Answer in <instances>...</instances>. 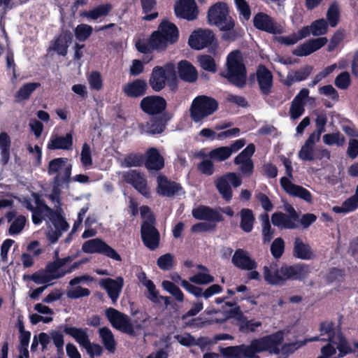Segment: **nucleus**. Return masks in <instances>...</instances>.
Masks as SVG:
<instances>
[{
	"mask_svg": "<svg viewBox=\"0 0 358 358\" xmlns=\"http://www.w3.org/2000/svg\"><path fill=\"white\" fill-rule=\"evenodd\" d=\"M260 220L262 225V236L264 243H269L274 234V229L271 228L269 216L265 213L260 216Z\"/></svg>",
	"mask_w": 358,
	"mask_h": 358,
	"instance_id": "nucleus-43",
	"label": "nucleus"
},
{
	"mask_svg": "<svg viewBox=\"0 0 358 358\" xmlns=\"http://www.w3.org/2000/svg\"><path fill=\"white\" fill-rule=\"evenodd\" d=\"M219 29L224 31L222 36V38L224 41H235L244 35V31L241 27H235L234 19H229L227 23Z\"/></svg>",
	"mask_w": 358,
	"mask_h": 358,
	"instance_id": "nucleus-33",
	"label": "nucleus"
},
{
	"mask_svg": "<svg viewBox=\"0 0 358 358\" xmlns=\"http://www.w3.org/2000/svg\"><path fill=\"white\" fill-rule=\"evenodd\" d=\"M255 152V146L253 143H250L235 158L234 162L236 165H239L243 162L251 160V157Z\"/></svg>",
	"mask_w": 358,
	"mask_h": 358,
	"instance_id": "nucleus-48",
	"label": "nucleus"
},
{
	"mask_svg": "<svg viewBox=\"0 0 358 358\" xmlns=\"http://www.w3.org/2000/svg\"><path fill=\"white\" fill-rule=\"evenodd\" d=\"M284 340V332L278 331L270 335L264 336L251 341L257 353L268 351L270 354L278 355L280 353L279 345Z\"/></svg>",
	"mask_w": 358,
	"mask_h": 358,
	"instance_id": "nucleus-5",
	"label": "nucleus"
},
{
	"mask_svg": "<svg viewBox=\"0 0 358 358\" xmlns=\"http://www.w3.org/2000/svg\"><path fill=\"white\" fill-rule=\"evenodd\" d=\"M47 209L50 212L48 219L52 223L55 228L57 230H61L62 232L67 231L69 225L61 213L50 207H47Z\"/></svg>",
	"mask_w": 358,
	"mask_h": 358,
	"instance_id": "nucleus-39",
	"label": "nucleus"
},
{
	"mask_svg": "<svg viewBox=\"0 0 358 358\" xmlns=\"http://www.w3.org/2000/svg\"><path fill=\"white\" fill-rule=\"evenodd\" d=\"M229 19L233 17L229 15V7L225 2L218 1L208 8L207 20L210 25L220 29L227 23Z\"/></svg>",
	"mask_w": 358,
	"mask_h": 358,
	"instance_id": "nucleus-10",
	"label": "nucleus"
},
{
	"mask_svg": "<svg viewBox=\"0 0 358 358\" xmlns=\"http://www.w3.org/2000/svg\"><path fill=\"white\" fill-rule=\"evenodd\" d=\"M73 136L71 133H67L64 136H56L51 138L48 143L49 150H71L73 148Z\"/></svg>",
	"mask_w": 358,
	"mask_h": 358,
	"instance_id": "nucleus-34",
	"label": "nucleus"
},
{
	"mask_svg": "<svg viewBox=\"0 0 358 358\" xmlns=\"http://www.w3.org/2000/svg\"><path fill=\"white\" fill-rule=\"evenodd\" d=\"M87 80L91 90L99 91L103 88V79L100 72L92 71L87 77Z\"/></svg>",
	"mask_w": 358,
	"mask_h": 358,
	"instance_id": "nucleus-55",
	"label": "nucleus"
},
{
	"mask_svg": "<svg viewBox=\"0 0 358 358\" xmlns=\"http://www.w3.org/2000/svg\"><path fill=\"white\" fill-rule=\"evenodd\" d=\"M144 165L147 169L154 171H159L164 167V159L156 148L147 150Z\"/></svg>",
	"mask_w": 358,
	"mask_h": 358,
	"instance_id": "nucleus-28",
	"label": "nucleus"
},
{
	"mask_svg": "<svg viewBox=\"0 0 358 358\" xmlns=\"http://www.w3.org/2000/svg\"><path fill=\"white\" fill-rule=\"evenodd\" d=\"M144 164V157L141 154L131 153L127 155L124 159V165L125 167H139Z\"/></svg>",
	"mask_w": 358,
	"mask_h": 358,
	"instance_id": "nucleus-53",
	"label": "nucleus"
},
{
	"mask_svg": "<svg viewBox=\"0 0 358 358\" xmlns=\"http://www.w3.org/2000/svg\"><path fill=\"white\" fill-rule=\"evenodd\" d=\"M82 250L87 254H101L113 260L122 261L118 252L102 239L96 238L85 241L82 245Z\"/></svg>",
	"mask_w": 358,
	"mask_h": 358,
	"instance_id": "nucleus-6",
	"label": "nucleus"
},
{
	"mask_svg": "<svg viewBox=\"0 0 358 358\" xmlns=\"http://www.w3.org/2000/svg\"><path fill=\"white\" fill-rule=\"evenodd\" d=\"M80 162L85 167L90 166L92 164L91 148L87 143H84L82 146Z\"/></svg>",
	"mask_w": 358,
	"mask_h": 358,
	"instance_id": "nucleus-63",
	"label": "nucleus"
},
{
	"mask_svg": "<svg viewBox=\"0 0 358 358\" xmlns=\"http://www.w3.org/2000/svg\"><path fill=\"white\" fill-rule=\"evenodd\" d=\"M147 89V82L143 79L138 78L125 84L122 91L127 97L138 98L145 94Z\"/></svg>",
	"mask_w": 358,
	"mask_h": 358,
	"instance_id": "nucleus-27",
	"label": "nucleus"
},
{
	"mask_svg": "<svg viewBox=\"0 0 358 358\" xmlns=\"http://www.w3.org/2000/svg\"><path fill=\"white\" fill-rule=\"evenodd\" d=\"M242 180L236 173L229 172L217 178L215 181V185L218 192L226 201H230L233 196V192L230 184L238 187L241 185Z\"/></svg>",
	"mask_w": 358,
	"mask_h": 358,
	"instance_id": "nucleus-9",
	"label": "nucleus"
},
{
	"mask_svg": "<svg viewBox=\"0 0 358 358\" xmlns=\"http://www.w3.org/2000/svg\"><path fill=\"white\" fill-rule=\"evenodd\" d=\"M232 264L241 270H253L257 267V263L252 259L248 252L243 249H237L231 258Z\"/></svg>",
	"mask_w": 358,
	"mask_h": 358,
	"instance_id": "nucleus-25",
	"label": "nucleus"
},
{
	"mask_svg": "<svg viewBox=\"0 0 358 358\" xmlns=\"http://www.w3.org/2000/svg\"><path fill=\"white\" fill-rule=\"evenodd\" d=\"M261 326V322L255 321L253 320H248L247 317L245 316L244 321H240L239 329L243 332H254Z\"/></svg>",
	"mask_w": 358,
	"mask_h": 358,
	"instance_id": "nucleus-62",
	"label": "nucleus"
},
{
	"mask_svg": "<svg viewBox=\"0 0 358 358\" xmlns=\"http://www.w3.org/2000/svg\"><path fill=\"white\" fill-rule=\"evenodd\" d=\"M358 208V197L355 194L344 201L341 206H334L332 210L336 213L352 212Z\"/></svg>",
	"mask_w": 358,
	"mask_h": 358,
	"instance_id": "nucleus-41",
	"label": "nucleus"
},
{
	"mask_svg": "<svg viewBox=\"0 0 358 358\" xmlns=\"http://www.w3.org/2000/svg\"><path fill=\"white\" fill-rule=\"evenodd\" d=\"M310 26L311 34L315 36L324 35L328 31V22L324 18L313 21Z\"/></svg>",
	"mask_w": 358,
	"mask_h": 358,
	"instance_id": "nucleus-51",
	"label": "nucleus"
},
{
	"mask_svg": "<svg viewBox=\"0 0 358 358\" xmlns=\"http://www.w3.org/2000/svg\"><path fill=\"white\" fill-rule=\"evenodd\" d=\"M167 106L166 99L160 96L150 95L142 99L140 108L143 112L149 115H161L165 111Z\"/></svg>",
	"mask_w": 358,
	"mask_h": 358,
	"instance_id": "nucleus-13",
	"label": "nucleus"
},
{
	"mask_svg": "<svg viewBox=\"0 0 358 358\" xmlns=\"http://www.w3.org/2000/svg\"><path fill=\"white\" fill-rule=\"evenodd\" d=\"M172 118L169 113H164L161 115L153 116L145 124L140 123L138 129L141 134L155 136L162 134L166 129L169 121Z\"/></svg>",
	"mask_w": 358,
	"mask_h": 358,
	"instance_id": "nucleus-12",
	"label": "nucleus"
},
{
	"mask_svg": "<svg viewBox=\"0 0 358 358\" xmlns=\"http://www.w3.org/2000/svg\"><path fill=\"white\" fill-rule=\"evenodd\" d=\"M63 331L75 339V341L82 348H85L89 344L90 338L87 331V329L78 328L69 325H64Z\"/></svg>",
	"mask_w": 358,
	"mask_h": 358,
	"instance_id": "nucleus-32",
	"label": "nucleus"
},
{
	"mask_svg": "<svg viewBox=\"0 0 358 358\" xmlns=\"http://www.w3.org/2000/svg\"><path fill=\"white\" fill-rule=\"evenodd\" d=\"M323 141L328 145H336L342 146L345 143V138L339 131L327 134L323 136Z\"/></svg>",
	"mask_w": 358,
	"mask_h": 358,
	"instance_id": "nucleus-52",
	"label": "nucleus"
},
{
	"mask_svg": "<svg viewBox=\"0 0 358 358\" xmlns=\"http://www.w3.org/2000/svg\"><path fill=\"white\" fill-rule=\"evenodd\" d=\"M141 4L142 7L143 13L145 15V16L143 17V19L145 21H152L155 19H156L159 13L158 12L155 11L151 13H149L151 12L157 5V1L156 0H140Z\"/></svg>",
	"mask_w": 358,
	"mask_h": 358,
	"instance_id": "nucleus-42",
	"label": "nucleus"
},
{
	"mask_svg": "<svg viewBox=\"0 0 358 358\" xmlns=\"http://www.w3.org/2000/svg\"><path fill=\"white\" fill-rule=\"evenodd\" d=\"M189 281L196 285H208L215 281V278L205 273L199 272L189 278Z\"/></svg>",
	"mask_w": 358,
	"mask_h": 358,
	"instance_id": "nucleus-61",
	"label": "nucleus"
},
{
	"mask_svg": "<svg viewBox=\"0 0 358 358\" xmlns=\"http://www.w3.org/2000/svg\"><path fill=\"white\" fill-rule=\"evenodd\" d=\"M93 28L87 24H78L75 30V36L80 42L85 41L92 34Z\"/></svg>",
	"mask_w": 358,
	"mask_h": 358,
	"instance_id": "nucleus-47",
	"label": "nucleus"
},
{
	"mask_svg": "<svg viewBox=\"0 0 358 358\" xmlns=\"http://www.w3.org/2000/svg\"><path fill=\"white\" fill-rule=\"evenodd\" d=\"M99 336L105 348L110 352L115 350V341L114 336L108 327H104L99 329Z\"/></svg>",
	"mask_w": 358,
	"mask_h": 358,
	"instance_id": "nucleus-40",
	"label": "nucleus"
},
{
	"mask_svg": "<svg viewBox=\"0 0 358 358\" xmlns=\"http://www.w3.org/2000/svg\"><path fill=\"white\" fill-rule=\"evenodd\" d=\"M222 352L228 358H259L256 355L257 352L251 342L248 345L242 344L227 347Z\"/></svg>",
	"mask_w": 358,
	"mask_h": 358,
	"instance_id": "nucleus-18",
	"label": "nucleus"
},
{
	"mask_svg": "<svg viewBox=\"0 0 358 358\" xmlns=\"http://www.w3.org/2000/svg\"><path fill=\"white\" fill-rule=\"evenodd\" d=\"M68 162V159L66 157H58L55 158L50 161L48 167V173L49 175L58 173L64 166H65L63 176H60L59 174L54 178L55 186L59 187L64 183H69L71 180L72 165L68 164L66 166Z\"/></svg>",
	"mask_w": 358,
	"mask_h": 358,
	"instance_id": "nucleus-11",
	"label": "nucleus"
},
{
	"mask_svg": "<svg viewBox=\"0 0 358 358\" xmlns=\"http://www.w3.org/2000/svg\"><path fill=\"white\" fill-rule=\"evenodd\" d=\"M218 106V101L211 96H197L193 99L189 108L190 117L193 122H200L217 111Z\"/></svg>",
	"mask_w": 358,
	"mask_h": 358,
	"instance_id": "nucleus-4",
	"label": "nucleus"
},
{
	"mask_svg": "<svg viewBox=\"0 0 358 358\" xmlns=\"http://www.w3.org/2000/svg\"><path fill=\"white\" fill-rule=\"evenodd\" d=\"M199 13L195 0H179L174 5V13L178 18L193 21L198 17Z\"/></svg>",
	"mask_w": 358,
	"mask_h": 358,
	"instance_id": "nucleus-15",
	"label": "nucleus"
},
{
	"mask_svg": "<svg viewBox=\"0 0 358 358\" xmlns=\"http://www.w3.org/2000/svg\"><path fill=\"white\" fill-rule=\"evenodd\" d=\"M241 229L246 233H250L253 229L255 218L253 212L249 208H243L240 211Z\"/></svg>",
	"mask_w": 358,
	"mask_h": 358,
	"instance_id": "nucleus-37",
	"label": "nucleus"
},
{
	"mask_svg": "<svg viewBox=\"0 0 358 358\" xmlns=\"http://www.w3.org/2000/svg\"><path fill=\"white\" fill-rule=\"evenodd\" d=\"M160 31L169 44H173L178 41L179 31L177 26L168 20H163L159 25Z\"/></svg>",
	"mask_w": 358,
	"mask_h": 358,
	"instance_id": "nucleus-31",
	"label": "nucleus"
},
{
	"mask_svg": "<svg viewBox=\"0 0 358 358\" xmlns=\"http://www.w3.org/2000/svg\"><path fill=\"white\" fill-rule=\"evenodd\" d=\"M271 253L275 259H279L282 257L285 251L284 240L279 237L276 238L271 245Z\"/></svg>",
	"mask_w": 358,
	"mask_h": 358,
	"instance_id": "nucleus-59",
	"label": "nucleus"
},
{
	"mask_svg": "<svg viewBox=\"0 0 358 358\" xmlns=\"http://www.w3.org/2000/svg\"><path fill=\"white\" fill-rule=\"evenodd\" d=\"M57 277L52 276V278H49L45 270H39L31 275H24V279L31 280L36 284L48 283L51 280H56Z\"/></svg>",
	"mask_w": 358,
	"mask_h": 358,
	"instance_id": "nucleus-46",
	"label": "nucleus"
},
{
	"mask_svg": "<svg viewBox=\"0 0 358 358\" xmlns=\"http://www.w3.org/2000/svg\"><path fill=\"white\" fill-rule=\"evenodd\" d=\"M41 86L39 83H27L24 84L17 91L15 98L17 102H20L29 99L31 94Z\"/></svg>",
	"mask_w": 358,
	"mask_h": 358,
	"instance_id": "nucleus-38",
	"label": "nucleus"
},
{
	"mask_svg": "<svg viewBox=\"0 0 358 358\" xmlns=\"http://www.w3.org/2000/svg\"><path fill=\"white\" fill-rule=\"evenodd\" d=\"M174 256L171 253H166L158 257L157 264L163 271H170L174 266Z\"/></svg>",
	"mask_w": 358,
	"mask_h": 358,
	"instance_id": "nucleus-50",
	"label": "nucleus"
},
{
	"mask_svg": "<svg viewBox=\"0 0 358 358\" xmlns=\"http://www.w3.org/2000/svg\"><path fill=\"white\" fill-rule=\"evenodd\" d=\"M215 39L210 29H198L192 32L188 39L189 45L194 50H202L212 44Z\"/></svg>",
	"mask_w": 358,
	"mask_h": 358,
	"instance_id": "nucleus-17",
	"label": "nucleus"
},
{
	"mask_svg": "<svg viewBox=\"0 0 358 358\" xmlns=\"http://www.w3.org/2000/svg\"><path fill=\"white\" fill-rule=\"evenodd\" d=\"M157 192L162 196H173L182 189L180 184L171 181L164 175H159L157 178Z\"/></svg>",
	"mask_w": 358,
	"mask_h": 358,
	"instance_id": "nucleus-24",
	"label": "nucleus"
},
{
	"mask_svg": "<svg viewBox=\"0 0 358 358\" xmlns=\"http://www.w3.org/2000/svg\"><path fill=\"white\" fill-rule=\"evenodd\" d=\"M178 73L181 80L188 83H193L198 78L196 68L187 60H182L178 62Z\"/></svg>",
	"mask_w": 358,
	"mask_h": 358,
	"instance_id": "nucleus-30",
	"label": "nucleus"
},
{
	"mask_svg": "<svg viewBox=\"0 0 358 358\" xmlns=\"http://www.w3.org/2000/svg\"><path fill=\"white\" fill-rule=\"evenodd\" d=\"M310 266L305 263H298L294 265L283 264L279 269L273 270L272 266L263 267L264 279L270 285H285L287 280L303 281L310 273Z\"/></svg>",
	"mask_w": 358,
	"mask_h": 358,
	"instance_id": "nucleus-1",
	"label": "nucleus"
},
{
	"mask_svg": "<svg viewBox=\"0 0 358 358\" xmlns=\"http://www.w3.org/2000/svg\"><path fill=\"white\" fill-rule=\"evenodd\" d=\"M298 155L303 161H313L315 159V146L304 143L299 151Z\"/></svg>",
	"mask_w": 358,
	"mask_h": 358,
	"instance_id": "nucleus-60",
	"label": "nucleus"
},
{
	"mask_svg": "<svg viewBox=\"0 0 358 358\" xmlns=\"http://www.w3.org/2000/svg\"><path fill=\"white\" fill-rule=\"evenodd\" d=\"M236 8L239 13L241 20L248 21L251 17V8L245 0H234Z\"/></svg>",
	"mask_w": 358,
	"mask_h": 358,
	"instance_id": "nucleus-49",
	"label": "nucleus"
},
{
	"mask_svg": "<svg viewBox=\"0 0 358 358\" xmlns=\"http://www.w3.org/2000/svg\"><path fill=\"white\" fill-rule=\"evenodd\" d=\"M201 67L207 71L215 73L217 66L215 59L208 55H201L198 58Z\"/></svg>",
	"mask_w": 358,
	"mask_h": 358,
	"instance_id": "nucleus-54",
	"label": "nucleus"
},
{
	"mask_svg": "<svg viewBox=\"0 0 358 358\" xmlns=\"http://www.w3.org/2000/svg\"><path fill=\"white\" fill-rule=\"evenodd\" d=\"M351 80L348 72L341 73L335 79V85L341 90H346L350 85Z\"/></svg>",
	"mask_w": 358,
	"mask_h": 358,
	"instance_id": "nucleus-64",
	"label": "nucleus"
},
{
	"mask_svg": "<svg viewBox=\"0 0 358 358\" xmlns=\"http://www.w3.org/2000/svg\"><path fill=\"white\" fill-rule=\"evenodd\" d=\"M192 214L195 219L199 220H207L214 222L223 221L222 215L217 210L207 206H199L194 208Z\"/></svg>",
	"mask_w": 358,
	"mask_h": 358,
	"instance_id": "nucleus-26",
	"label": "nucleus"
},
{
	"mask_svg": "<svg viewBox=\"0 0 358 358\" xmlns=\"http://www.w3.org/2000/svg\"><path fill=\"white\" fill-rule=\"evenodd\" d=\"M280 183L283 190L290 196L300 198L307 202L312 201L310 192L302 186L292 183L289 178L282 177Z\"/></svg>",
	"mask_w": 358,
	"mask_h": 358,
	"instance_id": "nucleus-19",
	"label": "nucleus"
},
{
	"mask_svg": "<svg viewBox=\"0 0 358 358\" xmlns=\"http://www.w3.org/2000/svg\"><path fill=\"white\" fill-rule=\"evenodd\" d=\"M105 315L113 328L131 336H136L133 324L127 315L111 307L106 310Z\"/></svg>",
	"mask_w": 358,
	"mask_h": 358,
	"instance_id": "nucleus-7",
	"label": "nucleus"
},
{
	"mask_svg": "<svg viewBox=\"0 0 358 358\" xmlns=\"http://www.w3.org/2000/svg\"><path fill=\"white\" fill-rule=\"evenodd\" d=\"M155 218L150 215L147 220L143 221L141 227V239L148 249L156 250L159 245L160 234L155 226Z\"/></svg>",
	"mask_w": 358,
	"mask_h": 358,
	"instance_id": "nucleus-8",
	"label": "nucleus"
},
{
	"mask_svg": "<svg viewBox=\"0 0 358 358\" xmlns=\"http://www.w3.org/2000/svg\"><path fill=\"white\" fill-rule=\"evenodd\" d=\"M345 275V274L344 269L332 267L329 269L326 275V280L329 283H332L334 282H341L344 280Z\"/></svg>",
	"mask_w": 358,
	"mask_h": 358,
	"instance_id": "nucleus-57",
	"label": "nucleus"
},
{
	"mask_svg": "<svg viewBox=\"0 0 358 358\" xmlns=\"http://www.w3.org/2000/svg\"><path fill=\"white\" fill-rule=\"evenodd\" d=\"M292 255L295 258L302 260H310L315 257L310 245L299 237L294 238Z\"/></svg>",
	"mask_w": 358,
	"mask_h": 358,
	"instance_id": "nucleus-29",
	"label": "nucleus"
},
{
	"mask_svg": "<svg viewBox=\"0 0 358 358\" xmlns=\"http://www.w3.org/2000/svg\"><path fill=\"white\" fill-rule=\"evenodd\" d=\"M231 155V150L228 146H222L212 150L209 154V157L217 162H222L229 159Z\"/></svg>",
	"mask_w": 358,
	"mask_h": 358,
	"instance_id": "nucleus-45",
	"label": "nucleus"
},
{
	"mask_svg": "<svg viewBox=\"0 0 358 358\" xmlns=\"http://www.w3.org/2000/svg\"><path fill=\"white\" fill-rule=\"evenodd\" d=\"M280 183L283 190L290 196L300 198L307 202L312 201L310 192L302 186L292 183L289 178L282 177Z\"/></svg>",
	"mask_w": 358,
	"mask_h": 358,
	"instance_id": "nucleus-20",
	"label": "nucleus"
},
{
	"mask_svg": "<svg viewBox=\"0 0 358 358\" xmlns=\"http://www.w3.org/2000/svg\"><path fill=\"white\" fill-rule=\"evenodd\" d=\"M123 180L131 185L136 191L143 196L149 198L150 196V189L144 176L136 169H130L122 174Z\"/></svg>",
	"mask_w": 358,
	"mask_h": 358,
	"instance_id": "nucleus-14",
	"label": "nucleus"
},
{
	"mask_svg": "<svg viewBox=\"0 0 358 358\" xmlns=\"http://www.w3.org/2000/svg\"><path fill=\"white\" fill-rule=\"evenodd\" d=\"M112 10L113 5L110 3H106L98 5L90 10L83 11L80 13V16L92 20H96L100 17L108 15Z\"/></svg>",
	"mask_w": 358,
	"mask_h": 358,
	"instance_id": "nucleus-36",
	"label": "nucleus"
},
{
	"mask_svg": "<svg viewBox=\"0 0 358 358\" xmlns=\"http://www.w3.org/2000/svg\"><path fill=\"white\" fill-rule=\"evenodd\" d=\"M72 34L70 31H63L55 41L53 50L62 56H66L68 52L69 43L72 41Z\"/></svg>",
	"mask_w": 358,
	"mask_h": 358,
	"instance_id": "nucleus-35",
	"label": "nucleus"
},
{
	"mask_svg": "<svg viewBox=\"0 0 358 358\" xmlns=\"http://www.w3.org/2000/svg\"><path fill=\"white\" fill-rule=\"evenodd\" d=\"M253 26L255 29L271 34H281L282 29L275 20L268 14L259 12L253 17Z\"/></svg>",
	"mask_w": 358,
	"mask_h": 358,
	"instance_id": "nucleus-16",
	"label": "nucleus"
},
{
	"mask_svg": "<svg viewBox=\"0 0 358 358\" xmlns=\"http://www.w3.org/2000/svg\"><path fill=\"white\" fill-rule=\"evenodd\" d=\"M166 83L172 91L177 90V73L175 66L172 63H167L163 66H155L149 78V85L156 92L162 91Z\"/></svg>",
	"mask_w": 358,
	"mask_h": 358,
	"instance_id": "nucleus-2",
	"label": "nucleus"
},
{
	"mask_svg": "<svg viewBox=\"0 0 358 358\" xmlns=\"http://www.w3.org/2000/svg\"><path fill=\"white\" fill-rule=\"evenodd\" d=\"M339 15L340 12L338 5L336 3H331L327 13V18L331 27H335L338 24Z\"/></svg>",
	"mask_w": 358,
	"mask_h": 358,
	"instance_id": "nucleus-56",
	"label": "nucleus"
},
{
	"mask_svg": "<svg viewBox=\"0 0 358 358\" xmlns=\"http://www.w3.org/2000/svg\"><path fill=\"white\" fill-rule=\"evenodd\" d=\"M257 80L259 90L263 95L271 93L273 87V74L264 65L260 64L256 71Z\"/></svg>",
	"mask_w": 358,
	"mask_h": 358,
	"instance_id": "nucleus-22",
	"label": "nucleus"
},
{
	"mask_svg": "<svg viewBox=\"0 0 358 358\" xmlns=\"http://www.w3.org/2000/svg\"><path fill=\"white\" fill-rule=\"evenodd\" d=\"M299 219L298 213L294 209H292L291 215H287L282 212H275L271 216V222L274 226L280 229H294L298 227L295 222Z\"/></svg>",
	"mask_w": 358,
	"mask_h": 358,
	"instance_id": "nucleus-21",
	"label": "nucleus"
},
{
	"mask_svg": "<svg viewBox=\"0 0 358 358\" xmlns=\"http://www.w3.org/2000/svg\"><path fill=\"white\" fill-rule=\"evenodd\" d=\"M239 50L231 52L227 58V71L220 73L231 84L242 88L247 83L246 67L241 60Z\"/></svg>",
	"mask_w": 358,
	"mask_h": 358,
	"instance_id": "nucleus-3",
	"label": "nucleus"
},
{
	"mask_svg": "<svg viewBox=\"0 0 358 358\" xmlns=\"http://www.w3.org/2000/svg\"><path fill=\"white\" fill-rule=\"evenodd\" d=\"M27 219L24 215L17 216L15 220L11 223L9 229L8 234L11 236L19 234L24 228Z\"/></svg>",
	"mask_w": 358,
	"mask_h": 358,
	"instance_id": "nucleus-58",
	"label": "nucleus"
},
{
	"mask_svg": "<svg viewBox=\"0 0 358 358\" xmlns=\"http://www.w3.org/2000/svg\"><path fill=\"white\" fill-rule=\"evenodd\" d=\"M99 284L107 292L113 303H115L124 286L123 278L120 276L115 279L110 278L101 279Z\"/></svg>",
	"mask_w": 358,
	"mask_h": 358,
	"instance_id": "nucleus-23",
	"label": "nucleus"
},
{
	"mask_svg": "<svg viewBox=\"0 0 358 358\" xmlns=\"http://www.w3.org/2000/svg\"><path fill=\"white\" fill-rule=\"evenodd\" d=\"M149 39L153 50H164L169 44L159 30L153 31Z\"/></svg>",
	"mask_w": 358,
	"mask_h": 358,
	"instance_id": "nucleus-44",
	"label": "nucleus"
}]
</instances>
